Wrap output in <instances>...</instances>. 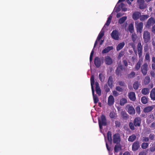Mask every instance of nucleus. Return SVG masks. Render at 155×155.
<instances>
[{"mask_svg": "<svg viewBox=\"0 0 155 155\" xmlns=\"http://www.w3.org/2000/svg\"><path fill=\"white\" fill-rule=\"evenodd\" d=\"M112 18V16L111 15H110L108 18L105 24L104 27H103V28H104L106 25L108 26L109 25L110 23Z\"/></svg>", "mask_w": 155, "mask_h": 155, "instance_id": "obj_32", "label": "nucleus"}, {"mask_svg": "<svg viewBox=\"0 0 155 155\" xmlns=\"http://www.w3.org/2000/svg\"><path fill=\"white\" fill-rule=\"evenodd\" d=\"M150 78L149 76H147L144 79V83L145 85L148 84L150 81Z\"/></svg>", "mask_w": 155, "mask_h": 155, "instance_id": "obj_37", "label": "nucleus"}, {"mask_svg": "<svg viewBox=\"0 0 155 155\" xmlns=\"http://www.w3.org/2000/svg\"><path fill=\"white\" fill-rule=\"evenodd\" d=\"M125 44L124 42H122L119 43L116 47V50L117 51H119L125 45Z\"/></svg>", "mask_w": 155, "mask_h": 155, "instance_id": "obj_26", "label": "nucleus"}, {"mask_svg": "<svg viewBox=\"0 0 155 155\" xmlns=\"http://www.w3.org/2000/svg\"><path fill=\"white\" fill-rule=\"evenodd\" d=\"M150 150L151 152H153L155 151V144L152 145V146L150 147Z\"/></svg>", "mask_w": 155, "mask_h": 155, "instance_id": "obj_50", "label": "nucleus"}, {"mask_svg": "<svg viewBox=\"0 0 155 155\" xmlns=\"http://www.w3.org/2000/svg\"><path fill=\"white\" fill-rule=\"evenodd\" d=\"M105 142H106V145L107 150L109 152L110 150V148L109 147L107 142L105 139Z\"/></svg>", "mask_w": 155, "mask_h": 155, "instance_id": "obj_59", "label": "nucleus"}, {"mask_svg": "<svg viewBox=\"0 0 155 155\" xmlns=\"http://www.w3.org/2000/svg\"><path fill=\"white\" fill-rule=\"evenodd\" d=\"M127 102V100L126 98H122L120 100V104L121 106H123Z\"/></svg>", "mask_w": 155, "mask_h": 155, "instance_id": "obj_38", "label": "nucleus"}, {"mask_svg": "<svg viewBox=\"0 0 155 155\" xmlns=\"http://www.w3.org/2000/svg\"><path fill=\"white\" fill-rule=\"evenodd\" d=\"M155 135L150 134L149 136V138L151 140H153L154 139Z\"/></svg>", "mask_w": 155, "mask_h": 155, "instance_id": "obj_58", "label": "nucleus"}, {"mask_svg": "<svg viewBox=\"0 0 155 155\" xmlns=\"http://www.w3.org/2000/svg\"><path fill=\"white\" fill-rule=\"evenodd\" d=\"M124 6V4L123 3H121L120 5H119L118 6H117L116 9V12H119L121 8H122Z\"/></svg>", "mask_w": 155, "mask_h": 155, "instance_id": "obj_40", "label": "nucleus"}, {"mask_svg": "<svg viewBox=\"0 0 155 155\" xmlns=\"http://www.w3.org/2000/svg\"><path fill=\"white\" fill-rule=\"evenodd\" d=\"M150 97L151 99L153 100H155V88H153L151 91L150 93Z\"/></svg>", "mask_w": 155, "mask_h": 155, "instance_id": "obj_24", "label": "nucleus"}, {"mask_svg": "<svg viewBox=\"0 0 155 155\" xmlns=\"http://www.w3.org/2000/svg\"><path fill=\"white\" fill-rule=\"evenodd\" d=\"M149 143H142L141 146V148L143 149H146L149 146Z\"/></svg>", "mask_w": 155, "mask_h": 155, "instance_id": "obj_42", "label": "nucleus"}, {"mask_svg": "<svg viewBox=\"0 0 155 155\" xmlns=\"http://www.w3.org/2000/svg\"><path fill=\"white\" fill-rule=\"evenodd\" d=\"M104 35V32L103 31L100 32L98 35L97 38V40L99 41Z\"/></svg>", "mask_w": 155, "mask_h": 155, "instance_id": "obj_43", "label": "nucleus"}, {"mask_svg": "<svg viewBox=\"0 0 155 155\" xmlns=\"http://www.w3.org/2000/svg\"><path fill=\"white\" fill-rule=\"evenodd\" d=\"M90 80L92 91L93 93V94H94V85L95 84L94 77V75H93L91 76Z\"/></svg>", "mask_w": 155, "mask_h": 155, "instance_id": "obj_16", "label": "nucleus"}, {"mask_svg": "<svg viewBox=\"0 0 155 155\" xmlns=\"http://www.w3.org/2000/svg\"><path fill=\"white\" fill-rule=\"evenodd\" d=\"M143 62V59L141 58L139 59L138 62L135 66V69L136 70H138L139 69Z\"/></svg>", "mask_w": 155, "mask_h": 155, "instance_id": "obj_18", "label": "nucleus"}, {"mask_svg": "<svg viewBox=\"0 0 155 155\" xmlns=\"http://www.w3.org/2000/svg\"><path fill=\"white\" fill-rule=\"evenodd\" d=\"M150 127L151 128L155 129V122H154L151 123Z\"/></svg>", "mask_w": 155, "mask_h": 155, "instance_id": "obj_62", "label": "nucleus"}, {"mask_svg": "<svg viewBox=\"0 0 155 155\" xmlns=\"http://www.w3.org/2000/svg\"><path fill=\"white\" fill-rule=\"evenodd\" d=\"M115 126L116 127H120L121 124L120 122L118 121H115Z\"/></svg>", "mask_w": 155, "mask_h": 155, "instance_id": "obj_56", "label": "nucleus"}, {"mask_svg": "<svg viewBox=\"0 0 155 155\" xmlns=\"http://www.w3.org/2000/svg\"><path fill=\"white\" fill-rule=\"evenodd\" d=\"M140 85V82L138 81H135L133 85L134 89L135 90L138 89Z\"/></svg>", "mask_w": 155, "mask_h": 155, "instance_id": "obj_29", "label": "nucleus"}, {"mask_svg": "<svg viewBox=\"0 0 155 155\" xmlns=\"http://www.w3.org/2000/svg\"><path fill=\"white\" fill-rule=\"evenodd\" d=\"M128 112L130 114H135V111L132 106H129L128 108Z\"/></svg>", "mask_w": 155, "mask_h": 155, "instance_id": "obj_22", "label": "nucleus"}, {"mask_svg": "<svg viewBox=\"0 0 155 155\" xmlns=\"http://www.w3.org/2000/svg\"><path fill=\"white\" fill-rule=\"evenodd\" d=\"M121 140L120 136L117 133L115 134L113 136V141L114 143L120 144Z\"/></svg>", "mask_w": 155, "mask_h": 155, "instance_id": "obj_4", "label": "nucleus"}, {"mask_svg": "<svg viewBox=\"0 0 155 155\" xmlns=\"http://www.w3.org/2000/svg\"><path fill=\"white\" fill-rule=\"evenodd\" d=\"M105 63L107 65L111 64L113 62L112 58L110 56H108L105 57Z\"/></svg>", "mask_w": 155, "mask_h": 155, "instance_id": "obj_14", "label": "nucleus"}, {"mask_svg": "<svg viewBox=\"0 0 155 155\" xmlns=\"http://www.w3.org/2000/svg\"><path fill=\"white\" fill-rule=\"evenodd\" d=\"M136 137L135 135L133 134L129 137L128 140L129 142H133L136 139Z\"/></svg>", "mask_w": 155, "mask_h": 155, "instance_id": "obj_30", "label": "nucleus"}, {"mask_svg": "<svg viewBox=\"0 0 155 155\" xmlns=\"http://www.w3.org/2000/svg\"><path fill=\"white\" fill-rule=\"evenodd\" d=\"M145 60L150 61V54L149 52H147L145 55Z\"/></svg>", "mask_w": 155, "mask_h": 155, "instance_id": "obj_47", "label": "nucleus"}, {"mask_svg": "<svg viewBox=\"0 0 155 155\" xmlns=\"http://www.w3.org/2000/svg\"><path fill=\"white\" fill-rule=\"evenodd\" d=\"M96 91L97 94L98 95L100 96L101 95V91L100 87L99 86V83L97 82H95Z\"/></svg>", "mask_w": 155, "mask_h": 155, "instance_id": "obj_17", "label": "nucleus"}, {"mask_svg": "<svg viewBox=\"0 0 155 155\" xmlns=\"http://www.w3.org/2000/svg\"><path fill=\"white\" fill-rule=\"evenodd\" d=\"M135 76V73L134 71L131 72L130 74H129L128 76V78H134Z\"/></svg>", "mask_w": 155, "mask_h": 155, "instance_id": "obj_46", "label": "nucleus"}, {"mask_svg": "<svg viewBox=\"0 0 155 155\" xmlns=\"http://www.w3.org/2000/svg\"><path fill=\"white\" fill-rule=\"evenodd\" d=\"M153 109V107L152 106H149L145 107L143 110V111L145 113H148L151 111Z\"/></svg>", "mask_w": 155, "mask_h": 155, "instance_id": "obj_21", "label": "nucleus"}, {"mask_svg": "<svg viewBox=\"0 0 155 155\" xmlns=\"http://www.w3.org/2000/svg\"><path fill=\"white\" fill-rule=\"evenodd\" d=\"M107 139L109 143L110 144L112 143V134L110 131H108L107 133Z\"/></svg>", "mask_w": 155, "mask_h": 155, "instance_id": "obj_25", "label": "nucleus"}, {"mask_svg": "<svg viewBox=\"0 0 155 155\" xmlns=\"http://www.w3.org/2000/svg\"><path fill=\"white\" fill-rule=\"evenodd\" d=\"M129 97L130 100L134 101L135 100L136 98L135 93L134 92H130L128 95Z\"/></svg>", "mask_w": 155, "mask_h": 155, "instance_id": "obj_19", "label": "nucleus"}, {"mask_svg": "<svg viewBox=\"0 0 155 155\" xmlns=\"http://www.w3.org/2000/svg\"><path fill=\"white\" fill-rule=\"evenodd\" d=\"M141 123V120L140 117H137L134 118L133 123L135 127H140Z\"/></svg>", "mask_w": 155, "mask_h": 155, "instance_id": "obj_8", "label": "nucleus"}, {"mask_svg": "<svg viewBox=\"0 0 155 155\" xmlns=\"http://www.w3.org/2000/svg\"><path fill=\"white\" fill-rule=\"evenodd\" d=\"M155 23V20L154 18L150 17L148 20L146 24V27L150 28V27Z\"/></svg>", "mask_w": 155, "mask_h": 155, "instance_id": "obj_5", "label": "nucleus"}, {"mask_svg": "<svg viewBox=\"0 0 155 155\" xmlns=\"http://www.w3.org/2000/svg\"><path fill=\"white\" fill-rule=\"evenodd\" d=\"M128 29L130 33H133L134 32V29L133 24L132 23L130 24L128 27Z\"/></svg>", "mask_w": 155, "mask_h": 155, "instance_id": "obj_31", "label": "nucleus"}, {"mask_svg": "<svg viewBox=\"0 0 155 155\" xmlns=\"http://www.w3.org/2000/svg\"><path fill=\"white\" fill-rule=\"evenodd\" d=\"M104 88L105 90V91L107 92H108L110 91V89L108 87L107 85V84H105L104 85Z\"/></svg>", "mask_w": 155, "mask_h": 155, "instance_id": "obj_51", "label": "nucleus"}, {"mask_svg": "<svg viewBox=\"0 0 155 155\" xmlns=\"http://www.w3.org/2000/svg\"><path fill=\"white\" fill-rule=\"evenodd\" d=\"M135 26L137 32L141 33L142 32L143 27V22L138 23V21H136L135 22Z\"/></svg>", "mask_w": 155, "mask_h": 155, "instance_id": "obj_2", "label": "nucleus"}, {"mask_svg": "<svg viewBox=\"0 0 155 155\" xmlns=\"http://www.w3.org/2000/svg\"><path fill=\"white\" fill-rule=\"evenodd\" d=\"M134 125L133 123L131 122H129V127L132 130H135Z\"/></svg>", "mask_w": 155, "mask_h": 155, "instance_id": "obj_45", "label": "nucleus"}, {"mask_svg": "<svg viewBox=\"0 0 155 155\" xmlns=\"http://www.w3.org/2000/svg\"><path fill=\"white\" fill-rule=\"evenodd\" d=\"M94 64L97 68H99L101 65L100 59L97 57H96L94 59Z\"/></svg>", "mask_w": 155, "mask_h": 155, "instance_id": "obj_13", "label": "nucleus"}, {"mask_svg": "<svg viewBox=\"0 0 155 155\" xmlns=\"http://www.w3.org/2000/svg\"><path fill=\"white\" fill-rule=\"evenodd\" d=\"M92 95L93 96V99L94 103L96 104L99 101V99L96 95H94V94L92 92Z\"/></svg>", "mask_w": 155, "mask_h": 155, "instance_id": "obj_33", "label": "nucleus"}, {"mask_svg": "<svg viewBox=\"0 0 155 155\" xmlns=\"http://www.w3.org/2000/svg\"><path fill=\"white\" fill-rule=\"evenodd\" d=\"M143 36L144 41L145 43L148 42L150 40V34L148 31H144Z\"/></svg>", "mask_w": 155, "mask_h": 155, "instance_id": "obj_3", "label": "nucleus"}, {"mask_svg": "<svg viewBox=\"0 0 155 155\" xmlns=\"http://www.w3.org/2000/svg\"><path fill=\"white\" fill-rule=\"evenodd\" d=\"M149 16L147 15H143L140 17V20L141 21H144L147 19Z\"/></svg>", "mask_w": 155, "mask_h": 155, "instance_id": "obj_41", "label": "nucleus"}, {"mask_svg": "<svg viewBox=\"0 0 155 155\" xmlns=\"http://www.w3.org/2000/svg\"><path fill=\"white\" fill-rule=\"evenodd\" d=\"M94 53V51L93 49L91 52L90 55V62L91 61H92L93 56Z\"/></svg>", "mask_w": 155, "mask_h": 155, "instance_id": "obj_55", "label": "nucleus"}, {"mask_svg": "<svg viewBox=\"0 0 155 155\" xmlns=\"http://www.w3.org/2000/svg\"><path fill=\"white\" fill-rule=\"evenodd\" d=\"M121 146L120 144H117L114 147V151L116 153H118L119 150L121 149Z\"/></svg>", "mask_w": 155, "mask_h": 155, "instance_id": "obj_28", "label": "nucleus"}, {"mask_svg": "<svg viewBox=\"0 0 155 155\" xmlns=\"http://www.w3.org/2000/svg\"><path fill=\"white\" fill-rule=\"evenodd\" d=\"M116 90L119 92H122L123 91V89L120 86H116Z\"/></svg>", "mask_w": 155, "mask_h": 155, "instance_id": "obj_53", "label": "nucleus"}, {"mask_svg": "<svg viewBox=\"0 0 155 155\" xmlns=\"http://www.w3.org/2000/svg\"><path fill=\"white\" fill-rule=\"evenodd\" d=\"M136 110L137 113L140 114V108L139 106H137L136 108Z\"/></svg>", "mask_w": 155, "mask_h": 155, "instance_id": "obj_49", "label": "nucleus"}, {"mask_svg": "<svg viewBox=\"0 0 155 155\" xmlns=\"http://www.w3.org/2000/svg\"><path fill=\"white\" fill-rule=\"evenodd\" d=\"M98 122L99 127L100 129H102V126H106L107 124V120L105 116L102 115L100 118H98Z\"/></svg>", "mask_w": 155, "mask_h": 155, "instance_id": "obj_1", "label": "nucleus"}, {"mask_svg": "<svg viewBox=\"0 0 155 155\" xmlns=\"http://www.w3.org/2000/svg\"><path fill=\"white\" fill-rule=\"evenodd\" d=\"M116 115V114L114 112H111L109 116L111 118H113L115 117Z\"/></svg>", "mask_w": 155, "mask_h": 155, "instance_id": "obj_48", "label": "nucleus"}, {"mask_svg": "<svg viewBox=\"0 0 155 155\" xmlns=\"http://www.w3.org/2000/svg\"><path fill=\"white\" fill-rule=\"evenodd\" d=\"M146 6L144 5V3L142 4L139 5V8L140 9H144L146 8Z\"/></svg>", "mask_w": 155, "mask_h": 155, "instance_id": "obj_54", "label": "nucleus"}, {"mask_svg": "<svg viewBox=\"0 0 155 155\" xmlns=\"http://www.w3.org/2000/svg\"><path fill=\"white\" fill-rule=\"evenodd\" d=\"M137 48L139 57V58H140L142 56L143 52L142 47L140 42H139L138 43Z\"/></svg>", "mask_w": 155, "mask_h": 155, "instance_id": "obj_10", "label": "nucleus"}, {"mask_svg": "<svg viewBox=\"0 0 155 155\" xmlns=\"http://www.w3.org/2000/svg\"><path fill=\"white\" fill-rule=\"evenodd\" d=\"M127 17L126 16H123L120 18L118 20V23L121 24H123L127 19Z\"/></svg>", "mask_w": 155, "mask_h": 155, "instance_id": "obj_35", "label": "nucleus"}, {"mask_svg": "<svg viewBox=\"0 0 155 155\" xmlns=\"http://www.w3.org/2000/svg\"><path fill=\"white\" fill-rule=\"evenodd\" d=\"M114 103V98L113 96L112 95H110L108 98V104L110 106H111L113 105Z\"/></svg>", "mask_w": 155, "mask_h": 155, "instance_id": "obj_15", "label": "nucleus"}, {"mask_svg": "<svg viewBox=\"0 0 155 155\" xmlns=\"http://www.w3.org/2000/svg\"><path fill=\"white\" fill-rule=\"evenodd\" d=\"M148 46L147 45H146L144 47V52H146L148 51Z\"/></svg>", "mask_w": 155, "mask_h": 155, "instance_id": "obj_64", "label": "nucleus"}, {"mask_svg": "<svg viewBox=\"0 0 155 155\" xmlns=\"http://www.w3.org/2000/svg\"><path fill=\"white\" fill-rule=\"evenodd\" d=\"M138 155H147V153L145 151H142L139 153Z\"/></svg>", "mask_w": 155, "mask_h": 155, "instance_id": "obj_63", "label": "nucleus"}, {"mask_svg": "<svg viewBox=\"0 0 155 155\" xmlns=\"http://www.w3.org/2000/svg\"><path fill=\"white\" fill-rule=\"evenodd\" d=\"M113 94L114 96L116 97L119 95L118 93L116 91H113Z\"/></svg>", "mask_w": 155, "mask_h": 155, "instance_id": "obj_60", "label": "nucleus"}, {"mask_svg": "<svg viewBox=\"0 0 155 155\" xmlns=\"http://www.w3.org/2000/svg\"><path fill=\"white\" fill-rule=\"evenodd\" d=\"M122 118L124 120L127 119L128 117V115L125 111H122L121 113Z\"/></svg>", "mask_w": 155, "mask_h": 155, "instance_id": "obj_27", "label": "nucleus"}, {"mask_svg": "<svg viewBox=\"0 0 155 155\" xmlns=\"http://www.w3.org/2000/svg\"><path fill=\"white\" fill-rule=\"evenodd\" d=\"M132 33V34L131 36L132 40L134 42H135L137 38V36L135 33Z\"/></svg>", "mask_w": 155, "mask_h": 155, "instance_id": "obj_44", "label": "nucleus"}, {"mask_svg": "<svg viewBox=\"0 0 155 155\" xmlns=\"http://www.w3.org/2000/svg\"><path fill=\"white\" fill-rule=\"evenodd\" d=\"M137 2H138L139 5L142 4L144 3V0H137Z\"/></svg>", "mask_w": 155, "mask_h": 155, "instance_id": "obj_61", "label": "nucleus"}, {"mask_svg": "<svg viewBox=\"0 0 155 155\" xmlns=\"http://www.w3.org/2000/svg\"><path fill=\"white\" fill-rule=\"evenodd\" d=\"M142 93L144 95H146L149 93V90L148 88H145L143 89L141 91Z\"/></svg>", "mask_w": 155, "mask_h": 155, "instance_id": "obj_34", "label": "nucleus"}, {"mask_svg": "<svg viewBox=\"0 0 155 155\" xmlns=\"http://www.w3.org/2000/svg\"><path fill=\"white\" fill-rule=\"evenodd\" d=\"M112 38L115 40H118L119 34L118 31L116 30H114L111 34Z\"/></svg>", "mask_w": 155, "mask_h": 155, "instance_id": "obj_7", "label": "nucleus"}, {"mask_svg": "<svg viewBox=\"0 0 155 155\" xmlns=\"http://www.w3.org/2000/svg\"><path fill=\"white\" fill-rule=\"evenodd\" d=\"M113 77L111 76H110L109 77L107 83L108 86L110 88H112L113 87Z\"/></svg>", "mask_w": 155, "mask_h": 155, "instance_id": "obj_20", "label": "nucleus"}, {"mask_svg": "<svg viewBox=\"0 0 155 155\" xmlns=\"http://www.w3.org/2000/svg\"><path fill=\"white\" fill-rule=\"evenodd\" d=\"M140 145L138 141H135L132 144V149L133 151H136L140 148Z\"/></svg>", "mask_w": 155, "mask_h": 155, "instance_id": "obj_6", "label": "nucleus"}, {"mask_svg": "<svg viewBox=\"0 0 155 155\" xmlns=\"http://www.w3.org/2000/svg\"><path fill=\"white\" fill-rule=\"evenodd\" d=\"M149 139L148 137H143V141L147 142L149 141Z\"/></svg>", "mask_w": 155, "mask_h": 155, "instance_id": "obj_57", "label": "nucleus"}, {"mask_svg": "<svg viewBox=\"0 0 155 155\" xmlns=\"http://www.w3.org/2000/svg\"><path fill=\"white\" fill-rule=\"evenodd\" d=\"M113 49V47L112 46H108L103 50L102 52L103 54L107 53Z\"/></svg>", "mask_w": 155, "mask_h": 155, "instance_id": "obj_23", "label": "nucleus"}, {"mask_svg": "<svg viewBox=\"0 0 155 155\" xmlns=\"http://www.w3.org/2000/svg\"><path fill=\"white\" fill-rule=\"evenodd\" d=\"M99 78L101 82H103L105 79V77L104 74H102L100 73L99 75Z\"/></svg>", "mask_w": 155, "mask_h": 155, "instance_id": "obj_36", "label": "nucleus"}, {"mask_svg": "<svg viewBox=\"0 0 155 155\" xmlns=\"http://www.w3.org/2000/svg\"><path fill=\"white\" fill-rule=\"evenodd\" d=\"M141 16V13L138 12H134L132 15V18L134 20L138 19Z\"/></svg>", "mask_w": 155, "mask_h": 155, "instance_id": "obj_12", "label": "nucleus"}, {"mask_svg": "<svg viewBox=\"0 0 155 155\" xmlns=\"http://www.w3.org/2000/svg\"><path fill=\"white\" fill-rule=\"evenodd\" d=\"M141 102L144 104H147L148 102L147 98L145 96L142 97L141 98Z\"/></svg>", "mask_w": 155, "mask_h": 155, "instance_id": "obj_39", "label": "nucleus"}, {"mask_svg": "<svg viewBox=\"0 0 155 155\" xmlns=\"http://www.w3.org/2000/svg\"><path fill=\"white\" fill-rule=\"evenodd\" d=\"M148 64L147 63H144L143 65L141 68V71L143 74L145 75L147 73L148 70Z\"/></svg>", "mask_w": 155, "mask_h": 155, "instance_id": "obj_9", "label": "nucleus"}, {"mask_svg": "<svg viewBox=\"0 0 155 155\" xmlns=\"http://www.w3.org/2000/svg\"><path fill=\"white\" fill-rule=\"evenodd\" d=\"M123 66L122 65H119L116 70V73L117 75L119 76L121 75L122 71L123 70Z\"/></svg>", "mask_w": 155, "mask_h": 155, "instance_id": "obj_11", "label": "nucleus"}, {"mask_svg": "<svg viewBox=\"0 0 155 155\" xmlns=\"http://www.w3.org/2000/svg\"><path fill=\"white\" fill-rule=\"evenodd\" d=\"M118 84L120 86H125L126 85L124 81H118Z\"/></svg>", "mask_w": 155, "mask_h": 155, "instance_id": "obj_52", "label": "nucleus"}]
</instances>
